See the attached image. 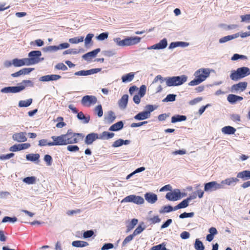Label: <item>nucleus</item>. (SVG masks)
<instances>
[{
    "instance_id": "nucleus-19",
    "label": "nucleus",
    "mask_w": 250,
    "mask_h": 250,
    "mask_svg": "<svg viewBox=\"0 0 250 250\" xmlns=\"http://www.w3.org/2000/svg\"><path fill=\"white\" fill-rule=\"evenodd\" d=\"M238 178L229 177L228 178L221 182L222 186L224 187V185L227 186H234L239 181Z\"/></svg>"
},
{
    "instance_id": "nucleus-1",
    "label": "nucleus",
    "mask_w": 250,
    "mask_h": 250,
    "mask_svg": "<svg viewBox=\"0 0 250 250\" xmlns=\"http://www.w3.org/2000/svg\"><path fill=\"white\" fill-rule=\"evenodd\" d=\"M57 137L60 146H65L78 143L80 140H83L84 135L82 133H73L71 129H69L65 134L57 136Z\"/></svg>"
},
{
    "instance_id": "nucleus-16",
    "label": "nucleus",
    "mask_w": 250,
    "mask_h": 250,
    "mask_svg": "<svg viewBox=\"0 0 250 250\" xmlns=\"http://www.w3.org/2000/svg\"><path fill=\"white\" fill-rule=\"evenodd\" d=\"M99 139V134L96 133H91L87 134L85 138L84 143L87 145H91L96 139Z\"/></svg>"
},
{
    "instance_id": "nucleus-46",
    "label": "nucleus",
    "mask_w": 250,
    "mask_h": 250,
    "mask_svg": "<svg viewBox=\"0 0 250 250\" xmlns=\"http://www.w3.org/2000/svg\"><path fill=\"white\" fill-rule=\"evenodd\" d=\"M58 50V47L56 45L48 46L43 48L45 52H56Z\"/></svg>"
},
{
    "instance_id": "nucleus-4",
    "label": "nucleus",
    "mask_w": 250,
    "mask_h": 250,
    "mask_svg": "<svg viewBox=\"0 0 250 250\" xmlns=\"http://www.w3.org/2000/svg\"><path fill=\"white\" fill-rule=\"evenodd\" d=\"M250 75V68L243 66L238 68L236 70L231 71L230 75V79L237 81Z\"/></svg>"
},
{
    "instance_id": "nucleus-24",
    "label": "nucleus",
    "mask_w": 250,
    "mask_h": 250,
    "mask_svg": "<svg viewBox=\"0 0 250 250\" xmlns=\"http://www.w3.org/2000/svg\"><path fill=\"white\" fill-rule=\"evenodd\" d=\"M40 157V154L38 153H30L27 154L25 156L27 160L36 163H38Z\"/></svg>"
},
{
    "instance_id": "nucleus-14",
    "label": "nucleus",
    "mask_w": 250,
    "mask_h": 250,
    "mask_svg": "<svg viewBox=\"0 0 250 250\" xmlns=\"http://www.w3.org/2000/svg\"><path fill=\"white\" fill-rule=\"evenodd\" d=\"M101 68H93L87 70H81L76 72L74 75L76 76H88L97 73L101 71Z\"/></svg>"
},
{
    "instance_id": "nucleus-55",
    "label": "nucleus",
    "mask_w": 250,
    "mask_h": 250,
    "mask_svg": "<svg viewBox=\"0 0 250 250\" xmlns=\"http://www.w3.org/2000/svg\"><path fill=\"white\" fill-rule=\"evenodd\" d=\"M134 236L133 234L127 236L123 241L122 243V247H125L127 243L130 242L134 238Z\"/></svg>"
},
{
    "instance_id": "nucleus-61",
    "label": "nucleus",
    "mask_w": 250,
    "mask_h": 250,
    "mask_svg": "<svg viewBox=\"0 0 250 250\" xmlns=\"http://www.w3.org/2000/svg\"><path fill=\"white\" fill-rule=\"evenodd\" d=\"M14 154L13 153H11L7 154H3L0 156V160H5L10 159L11 158L14 157Z\"/></svg>"
},
{
    "instance_id": "nucleus-17",
    "label": "nucleus",
    "mask_w": 250,
    "mask_h": 250,
    "mask_svg": "<svg viewBox=\"0 0 250 250\" xmlns=\"http://www.w3.org/2000/svg\"><path fill=\"white\" fill-rule=\"evenodd\" d=\"M26 135V133L24 132L16 133L13 135L12 139L18 142H24L27 140Z\"/></svg>"
},
{
    "instance_id": "nucleus-10",
    "label": "nucleus",
    "mask_w": 250,
    "mask_h": 250,
    "mask_svg": "<svg viewBox=\"0 0 250 250\" xmlns=\"http://www.w3.org/2000/svg\"><path fill=\"white\" fill-rule=\"evenodd\" d=\"M181 193L179 189H175L171 192H167L166 195L167 199L169 201H175L180 199Z\"/></svg>"
},
{
    "instance_id": "nucleus-11",
    "label": "nucleus",
    "mask_w": 250,
    "mask_h": 250,
    "mask_svg": "<svg viewBox=\"0 0 250 250\" xmlns=\"http://www.w3.org/2000/svg\"><path fill=\"white\" fill-rule=\"evenodd\" d=\"M247 84V83L245 82H239L237 84L232 85L231 87L230 91L232 93H236L243 92L246 89Z\"/></svg>"
},
{
    "instance_id": "nucleus-38",
    "label": "nucleus",
    "mask_w": 250,
    "mask_h": 250,
    "mask_svg": "<svg viewBox=\"0 0 250 250\" xmlns=\"http://www.w3.org/2000/svg\"><path fill=\"white\" fill-rule=\"evenodd\" d=\"M145 229L146 227L144 225V223H142L137 227L132 234L134 236L140 234L144 229Z\"/></svg>"
},
{
    "instance_id": "nucleus-20",
    "label": "nucleus",
    "mask_w": 250,
    "mask_h": 250,
    "mask_svg": "<svg viewBox=\"0 0 250 250\" xmlns=\"http://www.w3.org/2000/svg\"><path fill=\"white\" fill-rule=\"evenodd\" d=\"M128 100V95H124L118 101V105L120 109H125L127 106Z\"/></svg>"
},
{
    "instance_id": "nucleus-50",
    "label": "nucleus",
    "mask_w": 250,
    "mask_h": 250,
    "mask_svg": "<svg viewBox=\"0 0 250 250\" xmlns=\"http://www.w3.org/2000/svg\"><path fill=\"white\" fill-rule=\"evenodd\" d=\"M43 160L46 162V165L47 166H51L53 161L52 157L48 154H46L44 155Z\"/></svg>"
},
{
    "instance_id": "nucleus-30",
    "label": "nucleus",
    "mask_w": 250,
    "mask_h": 250,
    "mask_svg": "<svg viewBox=\"0 0 250 250\" xmlns=\"http://www.w3.org/2000/svg\"><path fill=\"white\" fill-rule=\"evenodd\" d=\"M114 133L109 132L107 131H104L102 133L99 134V139L108 140L113 138L114 136Z\"/></svg>"
},
{
    "instance_id": "nucleus-18",
    "label": "nucleus",
    "mask_w": 250,
    "mask_h": 250,
    "mask_svg": "<svg viewBox=\"0 0 250 250\" xmlns=\"http://www.w3.org/2000/svg\"><path fill=\"white\" fill-rule=\"evenodd\" d=\"M100 51H101L100 48H97L94 50H92L90 52H89L84 54L83 55L82 58L84 60H85L87 62H89V61H90L91 58H94L95 57H96L97 54L99 52H100Z\"/></svg>"
},
{
    "instance_id": "nucleus-23",
    "label": "nucleus",
    "mask_w": 250,
    "mask_h": 250,
    "mask_svg": "<svg viewBox=\"0 0 250 250\" xmlns=\"http://www.w3.org/2000/svg\"><path fill=\"white\" fill-rule=\"evenodd\" d=\"M237 177L242 179L243 181L250 179V170H245L238 172Z\"/></svg>"
},
{
    "instance_id": "nucleus-49",
    "label": "nucleus",
    "mask_w": 250,
    "mask_h": 250,
    "mask_svg": "<svg viewBox=\"0 0 250 250\" xmlns=\"http://www.w3.org/2000/svg\"><path fill=\"white\" fill-rule=\"evenodd\" d=\"M145 109H146V110H145V112L147 113V115L150 117L151 112L153 111L156 109V107L155 108L153 105L148 104L145 106Z\"/></svg>"
},
{
    "instance_id": "nucleus-15",
    "label": "nucleus",
    "mask_w": 250,
    "mask_h": 250,
    "mask_svg": "<svg viewBox=\"0 0 250 250\" xmlns=\"http://www.w3.org/2000/svg\"><path fill=\"white\" fill-rule=\"evenodd\" d=\"M144 197L147 203L151 204L155 203L158 200L157 195L152 192H146L145 194Z\"/></svg>"
},
{
    "instance_id": "nucleus-57",
    "label": "nucleus",
    "mask_w": 250,
    "mask_h": 250,
    "mask_svg": "<svg viewBox=\"0 0 250 250\" xmlns=\"http://www.w3.org/2000/svg\"><path fill=\"white\" fill-rule=\"evenodd\" d=\"M194 215V213L193 212L187 213L186 212H184V213L181 214L179 215V218L181 219H184L185 218H188V217H192Z\"/></svg>"
},
{
    "instance_id": "nucleus-27",
    "label": "nucleus",
    "mask_w": 250,
    "mask_h": 250,
    "mask_svg": "<svg viewBox=\"0 0 250 250\" xmlns=\"http://www.w3.org/2000/svg\"><path fill=\"white\" fill-rule=\"evenodd\" d=\"M221 131L225 134L231 135L235 133L236 129L232 126L228 125L223 127L221 129Z\"/></svg>"
},
{
    "instance_id": "nucleus-62",
    "label": "nucleus",
    "mask_w": 250,
    "mask_h": 250,
    "mask_svg": "<svg viewBox=\"0 0 250 250\" xmlns=\"http://www.w3.org/2000/svg\"><path fill=\"white\" fill-rule=\"evenodd\" d=\"M94 234V231L92 230L85 231L83 233V237L85 239L88 238L92 236Z\"/></svg>"
},
{
    "instance_id": "nucleus-39",
    "label": "nucleus",
    "mask_w": 250,
    "mask_h": 250,
    "mask_svg": "<svg viewBox=\"0 0 250 250\" xmlns=\"http://www.w3.org/2000/svg\"><path fill=\"white\" fill-rule=\"evenodd\" d=\"M194 247L196 250H204L205 249L204 245L199 239L195 240Z\"/></svg>"
},
{
    "instance_id": "nucleus-59",
    "label": "nucleus",
    "mask_w": 250,
    "mask_h": 250,
    "mask_svg": "<svg viewBox=\"0 0 250 250\" xmlns=\"http://www.w3.org/2000/svg\"><path fill=\"white\" fill-rule=\"evenodd\" d=\"M108 33L107 32H103L99 34L97 37V39L99 41H103L108 38Z\"/></svg>"
},
{
    "instance_id": "nucleus-36",
    "label": "nucleus",
    "mask_w": 250,
    "mask_h": 250,
    "mask_svg": "<svg viewBox=\"0 0 250 250\" xmlns=\"http://www.w3.org/2000/svg\"><path fill=\"white\" fill-rule=\"evenodd\" d=\"M32 103V99H28L26 100H21L19 102L18 105L20 107H28L30 106L31 104Z\"/></svg>"
},
{
    "instance_id": "nucleus-21",
    "label": "nucleus",
    "mask_w": 250,
    "mask_h": 250,
    "mask_svg": "<svg viewBox=\"0 0 250 250\" xmlns=\"http://www.w3.org/2000/svg\"><path fill=\"white\" fill-rule=\"evenodd\" d=\"M243 99L242 97L232 94H229L227 97L228 101L231 104H235L237 102L243 100Z\"/></svg>"
},
{
    "instance_id": "nucleus-56",
    "label": "nucleus",
    "mask_w": 250,
    "mask_h": 250,
    "mask_svg": "<svg viewBox=\"0 0 250 250\" xmlns=\"http://www.w3.org/2000/svg\"><path fill=\"white\" fill-rule=\"evenodd\" d=\"M94 37L93 34H88L84 40V45L87 46V45L92 41V39Z\"/></svg>"
},
{
    "instance_id": "nucleus-7",
    "label": "nucleus",
    "mask_w": 250,
    "mask_h": 250,
    "mask_svg": "<svg viewBox=\"0 0 250 250\" xmlns=\"http://www.w3.org/2000/svg\"><path fill=\"white\" fill-rule=\"evenodd\" d=\"M144 199L143 197L134 194L130 195L124 198L122 202H131L137 205H141L144 203Z\"/></svg>"
},
{
    "instance_id": "nucleus-26",
    "label": "nucleus",
    "mask_w": 250,
    "mask_h": 250,
    "mask_svg": "<svg viewBox=\"0 0 250 250\" xmlns=\"http://www.w3.org/2000/svg\"><path fill=\"white\" fill-rule=\"evenodd\" d=\"M239 33H236L231 35L226 36L225 37L220 38L219 40V42L220 43H224L229 41L237 38V37H239Z\"/></svg>"
},
{
    "instance_id": "nucleus-31",
    "label": "nucleus",
    "mask_w": 250,
    "mask_h": 250,
    "mask_svg": "<svg viewBox=\"0 0 250 250\" xmlns=\"http://www.w3.org/2000/svg\"><path fill=\"white\" fill-rule=\"evenodd\" d=\"M158 81L160 82L161 83L163 82H165L166 86H168V81H169V77L164 78L161 75H158L155 77L154 78L152 83H157Z\"/></svg>"
},
{
    "instance_id": "nucleus-6",
    "label": "nucleus",
    "mask_w": 250,
    "mask_h": 250,
    "mask_svg": "<svg viewBox=\"0 0 250 250\" xmlns=\"http://www.w3.org/2000/svg\"><path fill=\"white\" fill-rule=\"evenodd\" d=\"M225 187L222 184L217 181H211L204 184V191L207 193H210L216 190L223 189Z\"/></svg>"
},
{
    "instance_id": "nucleus-41",
    "label": "nucleus",
    "mask_w": 250,
    "mask_h": 250,
    "mask_svg": "<svg viewBox=\"0 0 250 250\" xmlns=\"http://www.w3.org/2000/svg\"><path fill=\"white\" fill-rule=\"evenodd\" d=\"M23 182L27 184H34L36 183V177L35 176L27 177L23 179Z\"/></svg>"
},
{
    "instance_id": "nucleus-35",
    "label": "nucleus",
    "mask_w": 250,
    "mask_h": 250,
    "mask_svg": "<svg viewBox=\"0 0 250 250\" xmlns=\"http://www.w3.org/2000/svg\"><path fill=\"white\" fill-rule=\"evenodd\" d=\"M72 245L75 247L83 248L87 246L88 245V243L85 241L77 240L72 242Z\"/></svg>"
},
{
    "instance_id": "nucleus-42",
    "label": "nucleus",
    "mask_w": 250,
    "mask_h": 250,
    "mask_svg": "<svg viewBox=\"0 0 250 250\" xmlns=\"http://www.w3.org/2000/svg\"><path fill=\"white\" fill-rule=\"evenodd\" d=\"M138 220L137 219H133L128 225L126 226V231L128 232L132 229L138 223Z\"/></svg>"
},
{
    "instance_id": "nucleus-53",
    "label": "nucleus",
    "mask_w": 250,
    "mask_h": 250,
    "mask_svg": "<svg viewBox=\"0 0 250 250\" xmlns=\"http://www.w3.org/2000/svg\"><path fill=\"white\" fill-rule=\"evenodd\" d=\"M95 111L99 117H101L103 115L102 105L101 104L97 105L95 108Z\"/></svg>"
},
{
    "instance_id": "nucleus-8",
    "label": "nucleus",
    "mask_w": 250,
    "mask_h": 250,
    "mask_svg": "<svg viewBox=\"0 0 250 250\" xmlns=\"http://www.w3.org/2000/svg\"><path fill=\"white\" fill-rule=\"evenodd\" d=\"M24 89V85L7 86L1 89L0 92L2 93H16L22 91Z\"/></svg>"
},
{
    "instance_id": "nucleus-37",
    "label": "nucleus",
    "mask_w": 250,
    "mask_h": 250,
    "mask_svg": "<svg viewBox=\"0 0 250 250\" xmlns=\"http://www.w3.org/2000/svg\"><path fill=\"white\" fill-rule=\"evenodd\" d=\"M157 49H163L167 47V39L164 38L160 41L158 43H156Z\"/></svg>"
},
{
    "instance_id": "nucleus-33",
    "label": "nucleus",
    "mask_w": 250,
    "mask_h": 250,
    "mask_svg": "<svg viewBox=\"0 0 250 250\" xmlns=\"http://www.w3.org/2000/svg\"><path fill=\"white\" fill-rule=\"evenodd\" d=\"M77 118L81 120L83 124H87L90 121L89 116L86 117L82 112H80L77 114Z\"/></svg>"
},
{
    "instance_id": "nucleus-64",
    "label": "nucleus",
    "mask_w": 250,
    "mask_h": 250,
    "mask_svg": "<svg viewBox=\"0 0 250 250\" xmlns=\"http://www.w3.org/2000/svg\"><path fill=\"white\" fill-rule=\"evenodd\" d=\"M114 248V245L112 243H105L101 248V250H108Z\"/></svg>"
},
{
    "instance_id": "nucleus-51",
    "label": "nucleus",
    "mask_w": 250,
    "mask_h": 250,
    "mask_svg": "<svg viewBox=\"0 0 250 250\" xmlns=\"http://www.w3.org/2000/svg\"><path fill=\"white\" fill-rule=\"evenodd\" d=\"M13 65L15 67H21V66H23L22 59H19L18 58L14 59L13 60Z\"/></svg>"
},
{
    "instance_id": "nucleus-13",
    "label": "nucleus",
    "mask_w": 250,
    "mask_h": 250,
    "mask_svg": "<svg viewBox=\"0 0 250 250\" xmlns=\"http://www.w3.org/2000/svg\"><path fill=\"white\" fill-rule=\"evenodd\" d=\"M97 98L94 96L86 95L82 98L81 102L83 105L87 104L90 105L91 104H94L97 103Z\"/></svg>"
},
{
    "instance_id": "nucleus-40",
    "label": "nucleus",
    "mask_w": 250,
    "mask_h": 250,
    "mask_svg": "<svg viewBox=\"0 0 250 250\" xmlns=\"http://www.w3.org/2000/svg\"><path fill=\"white\" fill-rule=\"evenodd\" d=\"M84 37L83 36L77 37L69 39L68 41L70 43L73 44H77L83 41Z\"/></svg>"
},
{
    "instance_id": "nucleus-52",
    "label": "nucleus",
    "mask_w": 250,
    "mask_h": 250,
    "mask_svg": "<svg viewBox=\"0 0 250 250\" xmlns=\"http://www.w3.org/2000/svg\"><path fill=\"white\" fill-rule=\"evenodd\" d=\"M17 221V218L16 217H11L9 216H5L3 218L2 220V223H6L7 222L15 223Z\"/></svg>"
},
{
    "instance_id": "nucleus-44",
    "label": "nucleus",
    "mask_w": 250,
    "mask_h": 250,
    "mask_svg": "<svg viewBox=\"0 0 250 250\" xmlns=\"http://www.w3.org/2000/svg\"><path fill=\"white\" fill-rule=\"evenodd\" d=\"M55 69L60 70L62 71H66L68 69L67 67L62 62L58 63L54 66Z\"/></svg>"
},
{
    "instance_id": "nucleus-9",
    "label": "nucleus",
    "mask_w": 250,
    "mask_h": 250,
    "mask_svg": "<svg viewBox=\"0 0 250 250\" xmlns=\"http://www.w3.org/2000/svg\"><path fill=\"white\" fill-rule=\"evenodd\" d=\"M53 142H49L47 139H42L39 141L38 145L40 146H60L57 136H51Z\"/></svg>"
},
{
    "instance_id": "nucleus-5",
    "label": "nucleus",
    "mask_w": 250,
    "mask_h": 250,
    "mask_svg": "<svg viewBox=\"0 0 250 250\" xmlns=\"http://www.w3.org/2000/svg\"><path fill=\"white\" fill-rule=\"evenodd\" d=\"M188 80V76L185 75L169 77L168 87L176 86L182 85Z\"/></svg>"
},
{
    "instance_id": "nucleus-25",
    "label": "nucleus",
    "mask_w": 250,
    "mask_h": 250,
    "mask_svg": "<svg viewBox=\"0 0 250 250\" xmlns=\"http://www.w3.org/2000/svg\"><path fill=\"white\" fill-rule=\"evenodd\" d=\"M124 127L123 122L121 121L112 125L109 128V130L112 131H117L122 129Z\"/></svg>"
},
{
    "instance_id": "nucleus-2",
    "label": "nucleus",
    "mask_w": 250,
    "mask_h": 250,
    "mask_svg": "<svg viewBox=\"0 0 250 250\" xmlns=\"http://www.w3.org/2000/svg\"><path fill=\"white\" fill-rule=\"evenodd\" d=\"M211 70L209 68H200L196 70L194 74L195 79L188 83V85H197L205 81L209 76Z\"/></svg>"
},
{
    "instance_id": "nucleus-54",
    "label": "nucleus",
    "mask_w": 250,
    "mask_h": 250,
    "mask_svg": "<svg viewBox=\"0 0 250 250\" xmlns=\"http://www.w3.org/2000/svg\"><path fill=\"white\" fill-rule=\"evenodd\" d=\"M161 219L158 215L154 216L152 218H150L148 219V221L149 222L150 224H155L156 223H158L161 222Z\"/></svg>"
},
{
    "instance_id": "nucleus-60",
    "label": "nucleus",
    "mask_w": 250,
    "mask_h": 250,
    "mask_svg": "<svg viewBox=\"0 0 250 250\" xmlns=\"http://www.w3.org/2000/svg\"><path fill=\"white\" fill-rule=\"evenodd\" d=\"M67 149L70 152H77L79 151V147L76 145H69L67 146Z\"/></svg>"
},
{
    "instance_id": "nucleus-58",
    "label": "nucleus",
    "mask_w": 250,
    "mask_h": 250,
    "mask_svg": "<svg viewBox=\"0 0 250 250\" xmlns=\"http://www.w3.org/2000/svg\"><path fill=\"white\" fill-rule=\"evenodd\" d=\"M79 51H77L76 48H71L69 49L68 50H65L63 52V55H67V54H79Z\"/></svg>"
},
{
    "instance_id": "nucleus-3",
    "label": "nucleus",
    "mask_w": 250,
    "mask_h": 250,
    "mask_svg": "<svg viewBox=\"0 0 250 250\" xmlns=\"http://www.w3.org/2000/svg\"><path fill=\"white\" fill-rule=\"evenodd\" d=\"M141 38L139 37H127L124 40L120 38H116L113 41L119 46H128L136 44L141 42Z\"/></svg>"
},
{
    "instance_id": "nucleus-29",
    "label": "nucleus",
    "mask_w": 250,
    "mask_h": 250,
    "mask_svg": "<svg viewBox=\"0 0 250 250\" xmlns=\"http://www.w3.org/2000/svg\"><path fill=\"white\" fill-rule=\"evenodd\" d=\"M149 118V116L147 115V113L145 112V111L139 112L134 117V119L138 121L146 120Z\"/></svg>"
},
{
    "instance_id": "nucleus-63",
    "label": "nucleus",
    "mask_w": 250,
    "mask_h": 250,
    "mask_svg": "<svg viewBox=\"0 0 250 250\" xmlns=\"http://www.w3.org/2000/svg\"><path fill=\"white\" fill-rule=\"evenodd\" d=\"M242 22H245L247 23L250 22V14H246L240 16Z\"/></svg>"
},
{
    "instance_id": "nucleus-47",
    "label": "nucleus",
    "mask_w": 250,
    "mask_h": 250,
    "mask_svg": "<svg viewBox=\"0 0 250 250\" xmlns=\"http://www.w3.org/2000/svg\"><path fill=\"white\" fill-rule=\"evenodd\" d=\"M146 86L145 85H142L140 87L138 95H139L140 97H143L146 94Z\"/></svg>"
},
{
    "instance_id": "nucleus-45",
    "label": "nucleus",
    "mask_w": 250,
    "mask_h": 250,
    "mask_svg": "<svg viewBox=\"0 0 250 250\" xmlns=\"http://www.w3.org/2000/svg\"><path fill=\"white\" fill-rule=\"evenodd\" d=\"M173 211V207L170 205L164 206L159 212L161 213H168Z\"/></svg>"
},
{
    "instance_id": "nucleus-48",
    "label": "nucleus",
    "mask_w": 250,
    "mask_h": 250,
    "mask_svg": "<svg viewBox=\"0 0 250 250\" xmlns=\"http://www.w3.org/2000/svg\"><path fill=\"white\" fill-rule=\"evenodd\" d=\"M151 250H167V249L166 248V244L163 243L161 244L152 247Z\"/></svg>"
},
{
    "instance_id": "nucleus-32",
    "label": "nucleus",
    "mask_w": 250,
    "mask_h": 250,
    "mask_svg": "<svg viewBox=\"0 0 250 250\" xmlns=\"http://www.w3.org/2000/svg\"><path fill=\"white\" fill-rule=\"evenodd\" d=\"M134 78V73L130 72L122 77V81L123 83H126L131 82Z\"/></svg>"
},
{
    "instance_id": "nucleus-28",
    "label": "nucleus",
    "mask_w": 250,
    "mask_h": 250,
    "mask_svg": "<svg viewBox=\"0 0 250 250\" xmlns=\"http://www.w3.org/2000/svg\"><path fill=\"white\" fill-rule=\"evenodd\" d=\"M116 119L114 113L112 111H109L107 115L104 116V120L108 124L112 123Z\"/></svg>"
},
{
    "instance_id": "nucleus-22",
    "label": "nucleus",
    "mask_w": 250,
    "mask_h": 250,
    "mask_svg": "<svg viewBox=\"0 0 250 250\" xmlns=\"http://www.w3.org/2000/svg\"><path fill=\"white\" fill-rule=\"evenodd\" d=\"M189 45V43L187 42H172L170 43L168 48L169 49H172L174 48L177 47H181L183 48H185L186 47H188Z\"/></svg>"
},
{
    "instance_id": "nucleus-34",
    "label": "nucleus",
    "mask_w": 250,
    "mask_h": 250,
    "mask_svg": "<svg viewBox=\"0 0 250 250\" xmlns=\"http://www.w3.org/2000/svg\"><path fill=\"white\" fill-rule=\"evenodd\" d=\"M187 120V117L185 115H177L171 118V123H175L178 122L185 121Z\"/></svg>"
},
{
    "instance_id": "nucleus-43",
    "label": "nucleus",
    "mask_w": 250,
    "mask_h": 250,
    "mask_svg": "<svg viewBox=\"0 0 250 250\" xmlns=\"http://www.w3.org/2000/svg\"><path fill=\"white\" fill-rule=\"evenodd\" d=\"M176 95L174 94H168L165 98L163 100L164 102H174L176 100Z\"/></svg>"
},
{
    "instance_id": "nucleus-12",
    "label": "nucleus",
    "mask_w": 250,
    "mask_h": 250,
    "mask_svg": "<svg viewBox=\"0 0 250 250\" xmlns=\"http://www.w3.org/2000/svg\"><path fill=\"white\" fill-rule=\"evenodd\" d=\"M42 56V52L39 50H34L28 53V56L30 58L34 64H37L41 62L40 57Z\"/></svg>"
}]
</instances>
